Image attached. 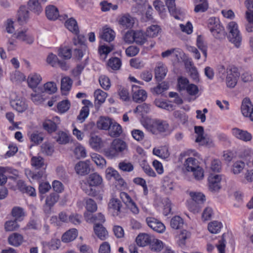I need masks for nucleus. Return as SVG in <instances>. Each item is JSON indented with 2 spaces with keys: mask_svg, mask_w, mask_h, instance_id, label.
Masks as SVG:
<instances>
[{
  "mask_svg": "<svg viewBox=\"0 0 253 253\" xmlns=\"http://www.w3.org/2000/svg\"><path fill=\"white\" fill-rule=\"evenodd\" d=\"M103 182L102 177L97 172H93L86 178L85 184L88 186H83L82 189L87 195L94 197L97 195V191L94 187L101 186Z\"/></svg>",
  "mask_w": 253,
  "mask_h": 253,
  "instance_id": "f257e3e1",
  "label": "nucleus"
},
{
  "mask_svg": "<svg viewBox=\"0 0 253 253\" xmlns=\"http://www.w3.org/2000/svg\"><path fill=\"white\" fill-rule=\"evenodd\" d=\"M184 167L188 171L193 172L196 179L200 180L204 177V170L200 166L198 160L195 158L189 157L186 159L184 163Z\"/></svg>",
  "mask_w": 253,
  "mask_h": 253,
  "instance_id": "f03ea898",
  "label": "nucleus"
},
{
  "mask_svg": "<svg viewBox=\"0 0 253 253\" xmlns=\"http://www.w3.org/2000/svg\"><path fill=\"white\" fill-rule=\"evenodd\" d=\"M144 127L150 132L154 134L166 132L169 128L168 123L161 120H152L144 124Z\"/></svg>",
  "mask_w": 253,
  "mask_h": 253,
  "instance_id": "7ed1b4c3",
  "label": "nucleus"
},
{
  "mask_svg": "<svg viewBox=\"0 0 253 253\" xmlns=\"http://www.w3.org/2000/svg\"><path fill=\"white\" fill-rule=\"evenodd\" d=\"M127 149V145L126 142L116 138L111 143L110 147L105 150V154L107 157L113 158L118 156L119 153H122Z\"/></svg>",
  "mask_w": 253,
  "mask_h": 253,
  "instance_id": "20e7f679",
  "label": "nucleus"
},
{
  "mask_svg": "<svg viewBox=\"0 0 253 253\" xmlns=\"http://www.w3.org/2000/svg\"><path fill=\"white\" fill-rule=\"evenodd\" d=\"M228 29L229 32V39L236 47H239L241 43L242 37L238 28V25L235 22H231L228 24Z\"/></svg>",
  "mask_w": 253,
  "mask_h": 253,
  "instance_id": "39448f33",
  "label": "nucleus"
},
{
  "mask_svg": "<svg viewBox=\"0 0 253 253\" xmlns=\"http://www.w3.org/2000/svg\"><path fill=\"white\" fill-rule=\"evenodd\" d=\"M208 27L216 39H222L224 36L225 32L223 27L219 24L218 21L214 18L209 19Z\"/></svg>",
  "mask_w": 253,
  "mask_h": 253,
  "instance_id": "423d86ee",
  "label": "nucleus"
},
{
  "mask_svg": "<svg viewBox=\"0 0 253 253\" xmlns=\"http://www.w3.org/2000/svg\"><path fill=\"white\" fill-rule=\"evenodd\" d=\"M240 74L237 68H233L227 71L226 84L227 86L230 88H233L236 85Z\"/></svg>",
  "mask_w": 253,
  "mask_h": 253,
  "instance_id": "0eeeda50",
  "label": "nucleus"
},
{
  "mask_svg": "<svg viewBox=\"0 0 253 253\" xmlns=\"http://www.w3.org/2000/svg\"><path fill=\"white\" fill-rule=\"evenodd\" d=\"M195 132L197 134L196 142L200 143L202 145L211 146L212 140L209 137L204 136V128L201 126H195Z\"/></svg>",
  "mask_w": 253,
  "mask_h": 253,
  "instance_id": "6e6552de",
  "label": "nucleus"
},
{
  "mask_svg": "<svg viewBox=\"0 0 253 253\" xmlns=\"http://www.w3.org/2000/svg\"><path fill=\"white\" fill-rule=\"evenodd\" d=\"M147 225L154 231L158 233H163L165 230L164 224L154 217H148L146 219Z\"/></svg>",
  "mask_w": 253,
  "mask_h": 253,
  "instance_id": "1a4fd4ad",
  "label": "nucleus"
},
{
  "mask_svg": "<svg viewBox=\"0 0 253 253\" xmlns=\"http://www.w3.org/2000/svg\"><path fill=\"white\" fill-rule=\"evenodd\" d=\"M241 110L245 117H250L251 120L253 121V105L249 99L245 98L243 100Z\"/></svg>",
  "mask_w": 253,
  "mask_h": 253,
  "instance_id": "9d476101",
  "label": "nucleus"
},
{
  "mask_svg": "<svg viewBox=\"0 0 253 253\" xmlns=\"http://www.w3.org/2000/svg\"><path fill=\"white\" fill-rule=\"evenodd\" d=\"M132 92L133 100L137 103L143 102L147 98V92L137 85L132 86Z\"/></svg>",
  "mask_w": 253,
  "mask_h": 253,
  "instance_id": "9b49d317",
  "label": "nucleus"
},
{
  "mask_svg": "<svg viewBox=\"0 0 253 253\" xmlns=\"http://www.w3.org/2000/svg\"><path fill=\"white\" fill-rule=\"evenodd\" d=\"M120 197L127 208L130 209L133 213L138 214L139 213L138 207L127 193L121 192L120 193Z\"/></svg>",
  "mask_w": 253,
  "mask_h": 253,
  "instance_id": "f8f14e48",
  "label": "nucleus"
},
{
  "mask_svg": "<svg viewBox=\"0 0 253 253\" xmlns=\"http://www.w3.org/2000/svg\"><path fill=\"white\" fill-rule=\"evenodd\" d=\"M89 162L88 161H80L75 167L76 173L81 176L88 174L90 172Z\"/></svg>",
  "mask_w": 253,
  "mask_h": 253,
  "instance_id": "ddd939ff",
  "label": "nucleus"
},
{
  "mask_svg": "<svg viewBox=\"0 0 253 253\" xmlns=\"http://www.w3.org/2000/svg\"><path fill=\"white\" fill-rule=\"evenodd\" d=\"M232 131L235 137L242 141H249L252 138V134L246 130L235 127L232 129Z\"/></svg>",
  "mask_w": 253,
  "mask_h": 253,
  "instance_id": "4468645a",
  "label": "nucleus"
},
{
  "mask_svg": "<svg viewBox=\"0 0 253 253\" xmlns=\"http://www.w3.org/2000/svg\"><path fill=\"white\" fill-rule=\"evenodd\" d=\"M221 176L218 174H211L209 177V188L211 191H217L220 188Z\"/></svg>",
  "mask_w": 253,
  "mask_h": 253,
  "instance_id": "2eb2a0df",
  "label": "nucleus"
},
{
  "mask_svg": "<svg viewBox=\"0 0 253 253\" xmlns=\"http://www.w3.org/2000/svg\"><path fill=\"white\" fill-rule=\"evenodd\" d=\"M118 22L124 28H131L134 23V20L129 14L126 13L120 16Z\"/></svg>",
  "mask_w": 253,
  "mask_h": 253,
  "instance_id": "dca6fc26",
  "label": "nucleus"
},
{
  "mask_svg": "<svg viewBox=\"0 0 253 253\" xmlns=\"http://www.w3.org/2000/svg\"><path fill=\"white\" fill-rule=\"evenodd\" d=\"M11 107L18 112H23L28 107L24 99L22 98H16L10 101Z\"/></svg>",
  "mask_w": 253,
  "mask_h": 253,
  "instance_id": "f3484780",
  "label": "nucleus"
},
{
  "mask_svg": "<svg viewBox=\"0 0 253 253\" xmlns=\"http://www.w3.org/2000/svg\"><path fill=\"white\" fill-rule=\"evenodd\" d=\"M82 103L84 106L82 107L77 118L79 120L81 121V123L83 122L88 116L89 106H92V103L88 100L84 99L82 101Z\"/></svg>",
  "mask_w": 253,
  "mask_h": 253,
  "instance_id": "a211bd4d",
  "label": "nucleus"
},
{
  "mask_svg": "<svg viewBox=\"0 0 253 253\" xmlns=\"http://www.w3.org/2000/svg\"><path fill=\"white\" fill-rule=\"evenodd\" d=\"M122 206L121 201L116 198H112L108 204V208L112 211L114 216L118 215Z\"/></svg>",
  "mask_w": 253,
  "mask_h": 253,
  "instance_id": "6ab92c4d",
  "label": "nucleus"
},
{
  "mask_svg": "<svg viewBox=\"0 0 253 253\" xmlns=\"http://www.w3.org/2000/svg\"><path fill=\"white\" fill-rule=\"evenodd\" d=\"M45 14L49 20H55L59 16L58 9L53 5H49L45 8Z\"/></svg>",
  "mask_w": 253,
  "mask_h": 253,
  "instance_id": "aec40b11",
  "label": "nucleus"
},
{
  "mask_svg": "<svg viewBox=\"0 0 253 253\" xmlns=\"http://www.w3.org/2000/svg\"><path fill=\"white\" fill-rule=\"evenodd\" d=\"M41 76L37 73H32L28 77L27 83L31 88H35L42 81Z\"/></svg>",
  "mask_w": 253,
  "mask_h": 253,
  "instance_id": "412c9836",
  "label": "nucleus"
},
{
  "mask_svg": "<svg viewBox=\"0 0 253 253\" xmlns=\"http://www.w3.org/2000/svg\"><path fill=\"white\" fill-rule=\"evenodd\" d=\"M96 235L101 240H105L108 236V232L101 224L96 223L93 227Z\"/></svg>",
  "mask_w": 253,
  "mask_h": 253,
  "instance_id": "4be33fe9",
  "label": "nucleus"
},
{
  "mask_svg": "<svg viewBox=\"0 0 253 253\" xmlns=\"http://www.w3.org/2000/svg\"><path fill=\"white\" fill-rule=\"evenodd\" d=\"M100 37L105 41L110 42L114 40L115 37V33L111 28L104 27L102 29Z\"/></svg>",
  "mask_w": 253,
  "mask_h": 253,
  "instance_id": "5701e85b",
  "label": "nucleus"
},
{
  "mask_svg": "<svg viewBox=\"0 0 253 253\" xmlns=\"http://www.w3.org/2000/svg\"><path fill=\"white\" fill-rule=\"evenodd\" d=\"M113 121L108 117H100L97 122V126L100 129L108 130Z\"/></svg>",
  "mask_w": 253,
  "mask_h": 253,
  "instance_id": "b1692460",
  "label": "nucleus"
},
{
  "mask_svg": "<svg viewBox=\"0 0 253 253\" xmlns=\"http://www.w3.org/2000/svg\"><path fill=\"white\" fill-rule=\"evenodd\" d=\"M108 130L109 135L113 137L119 136L123 132L121 126L114 121H113Z\"/></svg>",
  "mask_w": 253,
  "mask_h": 253,
  "instance_id": "393cba45",
  "label": "nucleus"
},
{
  "mask_svg": "<svg viewBox=\"0 0 253 253\" xmlns=\"http://www.w3.org/2000/svg\"><path fill=\"white\" fill-rule=\"evenodd\" d=\"M149 235L146 233L139 234L136 238V242L139 246L145 247L150 244L152 239Z\"/></svg>",
  "mask_w": 253,
  "mask_h": 253,
  "instance_id": "a878e982",
  "label": "nucleus"
},
{
  "mask_svg": "<svg viewBox=\"0 0 253 253\" xmlns=\"http://www.w3.org/2000/svg\"><path fill=\"white\" fill-rule=\"evenodd\" d=\"M15 38L19 40L26 42L28 44H32L34 42V38L30 34L27 33L24 30L14 34Z\"/></svg>",
  "mask_w": 253,
  "mask_h": 253,
  "instance_id": "bb28decb",
  "label": "nucleus"
},
{
  "mask_svg": "<svg viewBox=\"0 0 253 253\" xmlns=\"http://www.w3.org/2000/svg\"><path fill=\"white\" fill-rule=\"evenodd\" d=\"M73 84L72 80L68 77H65L61 79V90L63 94H67L71 89Z\"/></svg>",
  "mask_w": 253,
  "mask_h": 253,
  "instance_id": "cd10ccee",
  "label": "nucleus"
},
{
  "mask_svg": "<svg viewBox=\"0 0 253 253\" xmlns=\"http://www.w3.org/2000/svg\"><path fill=\"white\" fill-rule=\"evenodd\" d=\"M29 18V11L25 7H20L18 11L17 21L20 25L26 23Z\"/></svg>",
  "mask_w": 253,
  "mask_h": 253,
  "instance_id": "c85d7f7f",
  "label": "nucleus"
},
{
  "mask_svg": "<svg viewBox=\"0 0 253 253\" xmlns=\"http://www.w3.org/2000/svg\"><path fill=\"white\" fill-rule=\"evenodd\" d=\"M8 243L10 245L15 247H18L23 241L22 235L17 233H14L11 234L8 238Z\"/></svg>",
  "mask_w": 253,
  "mask_h": 253,
  "instance_id": "c756f323",
  "label": "nucleus"
},
{
  "mask_svg": "<svg viewBox=\"0 0 253 253\" xmlns=\"http://www.w3.org/2000/svg\"><path fill=\"white\" fill-rule=\"evenodd\" d=\"M89 143L92 148L95 150H98L101 147L102 140L99 136L94 134H91Z\"/></svg>",
  "mask_w": 253,
  "mask_h": 253,
  "instance_id": "7c9ffc66",
  "label": "nucleus"
},
{
  "mask_svg": "<svg viewBox=\"0 0 253 253\" xmlns=\"http://www.w3.org/2000/svg\"><path fill=\"white\" fill-rule=\"evenodd\" d=\"M155 71V78L158 81H161L165 77L167 70L162 63H159Z\"/></svg>",
  "mask_w": 253,
  "mask_h": 253,
  "instance_id": "2f4dec72",
  "label": "nucleus"
},
{
  "mask_svg": "<svg viewBox=\"0 0 253 253\" xmlns=\"http://www.w3.org/2000/svg\"><path fill=\"white\" fill-rule=\"evenodd\" d=\"M78 232L76 229H72L65 232L62 237V241L69 243L74 240L77 237Z\"/></svg>",
  "mask_w": 253,
  "mask_h": 253,
  "instance_id": "473e14b6",
  "label": "nucleus"
},
{
  "mask_svg": "<svg viewBox=\"0 0 253 253\" xmlns=\"http://www.w3.org/2000/svg\"><path fill=\"white\" fill-rule=\"evenodd\" d=\"M65 27L71 32L78 34L79 32L77 22L73 18H70L65 23Z\"/></svg>",
  "mask_w": 253,
  "mask_h": 253,
  "instance_id": "72a5a7b5",
  "label": "nucleus"
},
{
  "mask_svg": "<svg viewBox=\"0 0 253 253\" xmlns=\"http://www.w3.org/2000/svg\"><path fill=\"white\" fill-rule=\"evenodd\" d=\"M56 141L60 144H66L70 141V136L63 131L58 132L54 136Z\"/></svg>",
  "mask_w": 253,
  "mask_h": 253,
  "instance_id": "f704fd0d",
  "label": "nucleus"
},
{
  "mask_svg": "<svg viewBox=\"0 0 253 253\" xmlns=\"http://www.w3.org/2000/svg\"><path fill=\"white\" fill-rule=\"evenodd\" d=\"M174 188V184L172 180L169 177H165L163 182L162 188L166 193H170Z\"/></svg>",
  "mask_w": 253,
  "mask_h": 253,
  "instance_id": "c9c22d12",
  "label": "nucleus"
},
{
  "mask_svg": "<svg viewBox=\"0 0 253 253\" xmlns=\"http://www.w3.org/2000/svg\"><path fill=\"white\" fill-rule=\"evenodd\" d=\"M28 6L30 10L39 15L42 11V8L38 0H30Z\"/></svg>",
  "mask_w": 253,
  "mask_h": 253,
  "instance_id": "e433bc0d",
  "label": "nucleus"
},
{
  "mask_svg": "<svg viewBox=\"0 0 253 253\" xmlns=\"http://www.w3.org/2000/svg\"><path fill=\"white\" fill-rule=\"evenodd\" d=\"M196 4L194 11L195 12H204L208 8V3L207 0H195Z\"/></svg>",
  "mask_w": 253,
  "mask_h": 253,
  "instance_id": "4c0bfd02",
  "label": "nucleus"
},
{
  "mask_svg": "<svg viewBox=\"0 0 253 253\" xmlns=\"http://www.w3.org/2000/svg\"><path fill=\"white\" fill-rule=\"evenodd\" d=\"M154 104L158 107L169 111H171L174 109V106L172 104L164 101L161 99H155Z\"/></svg>",
  "mask_w": 253,
  "mask_h": 253,
  "instance_id": "58836bf2",
  "label": "nucleus"
},
{
  "mask_svg": "<svg viewBox=\"0 0 253 253\" xmlns=\"http://www.w3.org/2000/svg\"><path fill=\"white\" fill-rule=\"evenodd\" d=\"M166 4L167 6L169 12L170 14L173 16L175 19H179L178 15V12L175 8V4L174 0H168L165 1Z\"/></svg>",
  "mask_w": 253,
  "mask_h": 253,
  "instance_id": "ea45409f",
  "label": "nucleus"
},
{
  "mask_svg": "<svg viewBox=\"0 0 253 253\" xmlns=\"http://www.w3.org/2000/svg\"><path fill=\"white\" fill-rule=\"evenodd\" d=\"M91 158L95 164L100 168H103L106 166V161L101 155L96 153H93L91 155Z\"/></svg>",
  "mask_w": 253,
  "mask_h": 253,
  "instance_id": "a19ab883",
  "label": "nucleus"
},
{
  "mask_svg": "<svg viewBox=\"0 0 253 253\" xmlns=\"http://www.w3.org/2000/svg\"><path fill=\"white\" fill-rule=\"evenodd\" d=\"M197 46L200 50L203 52L205 59L207 57V44L203 40L201 36H198L197 39Z\"/></svg>",
  "mask_w": 253,
  "mask_h": 253,
  "instance_id": "79ce46f5",
  "label": "nucleus"
},
{
  "mask_svg": "<svg viewBox=\"0 0 253 253\" xmlns=\"http://www.w3.org/2000/svg\"><path fill=\"white\" fill-rule=\"evenodd\" d=\"M189 195L191 198V201H194L199 204H203L205 201V197L201 193L190 192Z\"/></svg>",
  "mask_w": 253,
  "mask_h": 253,
  "instance_id": "37998d69",
  "label": "nucleus"
},
{
  "mask_svg": "<svg viewBox=\"0 0 253 253\" xmlns=\"http://www.w3.org/2000/svg\"><path fill=\"white\" fill-rule=\"evenodd\" d=\"M122 65L121 59L118 57L110 58L108 62V66L113 70H119Z\"/></svg>",
  "mask_w": 253,
  "mask_h": 253,
  "instance_id": "c03bdc74",
  "label": "nucleus"
},
{
  "mask_svg": "<svg viewBox=\"0 0 253 253\" xmlns=\"http://www.w3.org/2000/svg\"><path fill=\"white\" fill-rule=\"evenodd\" d=\"M71 104L69 100H64L59 102L57 106L58 111L60 113L66 112L70 108Z\"/></svg>",
  "mask_w": 253,
  "mask_h": 253,
  "instance_id": "a18cd8bd",
  "label": "nucleus"
},
{
  "mask_svg": "<svg viewBox=\"0 0 253 253\" xmlns=\"http://www.w3.org/2000/svg\"><path fill=\"white\" fill-rule=\"evenodd\" d=\"M222 226L221 222L214 221L209 224L208 230L211 233L216 234L220 231Z\"/></svg>",
  "mask_w": 253,
  "mask_h": 253,
  "instance_id": "49530a36",
  "label": "nucleus"
},
{
  "mask_svg": "<svg viewBox=\"0 0 253 253\" xmlns=\"http://www.w3.org/2000/svg\"><path fill=\"white\" fill-rule=\"evenodd\" d=\"M134 42L139 45H142L146 41V38L144 34L140 31H135Z\"/></svg>",
  "mask_w": 253,
  "mask_h": 253,
  "instance_id": "de8ad7c7",
  "label": "nucleus"
},
{
  "mask_svg": "<svg viewBox=\"0 0 253 253\" xmlns=\"http://www.w3.org/2000/svg\"><path fill=\"white\" fill-rule=\"evenodd\" d=\"M150 245L151 250L156 252H160L163 248V242L153 238L151 240Z\"/></svg>",
  "mask_w": 253,
  "mask_h": 253,
  "instance_id": "09e8293b",
  "label": "nucleus"
},
{
  "mask_svg": "<svg viewBox=\"0 0 253 253\" xmlns=\"http://www.w3.org/2000/svg\"><path fill=\"white\" fill-rule=\"evenodd\" d=\"M95 100L97 101L99 104H101L105 101L107 96V94L101 89H97L94 93Z\"/></svg>",
  "mask_w": 253,
  "mask_h": 253,
  "instance_id": "8fccbe9b",
  "label": "nucleus"
},
{
  "mask_svg": "<svg viewBox=\"0 0 253 253\" xmlns=\"http://www.w3.org/2000/svg\"><path fill=\"white\" fill-rule=\"evenodd\" d=\"M170 226L174 229L181 228L183 224V219L179 216H175L170 220Z\"/></svg>",
  "mask_w": 253,
  "mask_h": 253,
  "instance_id": "3c124183",
  "label": "nucleus"
},
{
  "mask_svg": "<svg viewBox=\"0 0 253 253\" xmlns=\"http://www.w3.org/2000/svg\"><path fill=\"white\" fill-rule=\"evenodd\" d=\"M30 140L36 144H39L43 140V135L42 133L38 131L33 132L30 135Z\"/></svg>",
  "mask_w": 253,
  "mask_h": 253,
  "instance_id": "603ef678",
  "label": "nucleus"
},
{
  "mask_svg": "<svg viewBox=\"0 0 253 253\" xmlns=\"http://www.w3.org/2000/svg\"><path fill=\"white\" fill-rule=\"evenodd\" d=\"M74 153L77 159L84 158L86 156L85 149L80 144H78L76 146L74 150Z\"/></svg>",
  "mask_w": 253,
  "mask_h": 253,
  "instance_id": "864d4df0",
  "label": "nucleus"
},
{
  "mask_svg": "<svg viewBox=\"0 0 253 253\" xmlns=\"http://www.w3.org/2000/svg\"><path fill=\"white\" fill-rule=\"evenodd\" d=\"M44 91L48 94L55 93L57 89L56 84L53 82L45 83L43 86Z\"/></svg>",
  "mask_w": 253,
  "mask_h": 253,
  "instance_id": "5fc2aeb1",
  "label": "nucleus"
},
{
  "mask_svg": "<svg viewBox=\"0 0 253 253\" xmlns=\"http://www.w3.org/2000/svg\"><path fill=\"white\" fill-rule=\"evenodd\" d=\"M44 129L48 132L51 133L55 131L57 129L56 124L51 120H47L43 123Z\"/></svg>",
  "mask_w": 253,
  "mask_h": 253,
  "instance_id": "6e6d98bb",
  "label": "nucleus"
},
{
  "mask_svg": "<svg viewBox=\"0 0 253 253\" xmlns=\"http://www.w3.org/2000/svg\"><path fill=\"white\" fill-rule=\"evenodd\" d=\"M140 166L143 169L144 172L149 176L155 177L156 174L153 169L149 166L146 161H143L140 164Z\"/></svg>",
  "mask_w": 253,
  "mask_h": 253,
  "instance_id": "4d7b16f0",
  "label": "nucleus"
},
{
  "mask_svg": "<svg viewBox=\"0 0 253 253\" xmlns=\"http://www.w3.org/2000/svg\"><path fill=\"white\" fill-rule=\"evenodd\" d=\"M99 82L101 87L105 90H108L111 86V82L109 78L105 75L99 77Z\"/></svg>",
  "mask_w": 253,
  "mask_h": 253,
  "instance_id": "13d9d810",
  "label": "nucleus"
},
{
  "mask_svg": "<svg viewBox=\"0 0 253 253\" xmlns=\"http://www.w3.org/2000/svg\"><path fill=\"white\" fill-rule=\"evenodd\" d=\"M160 28L158 25H152L147 28L146 34L150 37H155L160 31Z\"/></svg>",
  "mask_w": 253,
  "mask_h": 253,
  "instance_id": "bf43d9fd",
  "label": "nucleus"
},
{
  "mask_svg": "<svg viewBox=\"0 0 253 253\" xmlns=\"http://www.w3.org/2000/svg\"><path fill=\"white\" fill-rule=\"evenodd\" d=\"M191 234L189 232L186 230L182 231L179 235V245L181 247L184 246L186 243V240L189 238Z\"/></svg>",
  "mask_w": 253,
  "mask_h": 253,
  "instance_id": "052dcab7",
  "label": "nucleus"
},
{
  "mask_svg": "<svg viewBox=\"0 0 253 253\" xmlns=\"http://www.w3.org/2000/svg\"><path fill=\"white\" fill-rule=\"evenodd\" d=\"M246 18L248 23L246 25V30L248 32H253V12H246Z\"/></svg>",
  "mask_w": 253,
  "mask_h": 253,
  "instance_id": "680f3d73",
  "label": "nucleus"
},
{
  "mask_svg": "<svg viewBox=\"0 0 253 253\" xmlns=\"http://www.w3.org/2000/svg\"><path fill=\"white\" fill-rule=\"evenodd\" d=\"M19 227V225L17 224L16 221L10 220L5 222L4 228L6 231H13L17 230Z\"/></svg>",
  "mask_w": 253,
  "mask_h": 253,
  "instance_id": "e2e57ef3",
  "label": "nucleus"
},
{
  "mask_svg": "<svg viewBox=\"0 0 253 253\" xmlns=\"http://www.w3.org/2000/svg\"><path fill=\"white\" fill-rule=\"evenodd\" d=\"M11 214L16 220L25 216L23 209L19 207H14L12 210Z\"/></svg>",
  "mask_w": 253,
  "mask_h": 253,
  "instance_id": "0e129e2a",
  "label": "nucleus"
},
{
  "mask_svg": "<svg viewBox=\"0 0 253 253\" xmlns=\"http://www.w3.org/2000/svg\"><path fill=\"white\" fill-rule=\"evenodd\" d=\"M58 195L54 193H51L45 199V204L50 207H53L58 201Z\"/></svg>",
  "mask_w": 253,
  "mask_h": 253,
  "instance_id": "69168bd1",
  "label": "nucleus"
},
{
  "mask_svg": "<svg viewBox=\"0 0 253 253\" xmlns=\"http://www.w3.org/2000/svg\"><path fill=\"white\" fill-rule=\"evenodd\" d=\"M201 205L202 204H199L191 200L188 202V208L189 210L194 213H198L200 211L202 208Z\"/></svg>",
  "mask_w": 253,
  "mask_h": 253,
  "instance_id": "338daca9",
  "label": "nucleus"
},
{
  "mask_svg": "<svg viewBox=\"0 0 253 253\" xmlns=\"http://www.w3.org/2000/svg\"><path fill=\"white\" fill-rule=\"evenodd\" d=\"M245 164L242 161H237L235 162L232 166V171L234 174H237L240 173L245 168Z\"/></svg>",
  "mask_w": 253,
  "mask_h": 253,
  "instance_id": "774afa93",
  "label": "nucleus"
}]
</instances>
